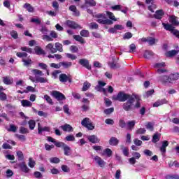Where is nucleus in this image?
Instances as JSON below:
<instances>
[{"label":"nucleus","instance_id":"obj_44","mask_svg":"<svg viewBox=\"0 0 179 179\" xmlns=\"http://www.w3.org/2000/svg\"><path fill=\"white\" fill-rule=\"evenodd\" d=\"M80 36H82V37H89L90 32L88 30L83 29L80 32Z\"/></svg>","mask_w":179,"mask_h":179},{"label":"nucleus","instance_id":"obj_53","mask_svg":"<svg viewBox=\"0 0 179 179\" xmlns=\"http://www.w3.org/2000/svg\"><path fill=\"white\" fill-rule=\"evenodd\" d=\"M50 68H55V69H59L61 68V62L59 64L52 63L50 64Z\"/></svg>","mask_w":179,"mask_h":179},{"label":"nucleus","instance_id":"obj_39","mask_svg":"<svg viewBox=\"0 0 179 179\" xmlns=\"http://www.w3.org/2000/svg\"><path fill=\"white\" fill-rule=\"evenodd\" d=\"M24 8L27 9L28 12H34V8H33V6H31V5H30L29 3H26L24 5Z\"/></svg>","mask_w":179,"mask_h":179},{"label":"nucleus","instance_id":"obj_51","mask_svg":"<svg viewBox=\"0 0 179 179\" xmlns=\"http://www.w3.org/2000/svg\"><path fill=\"white\" fill-rule=\"evenodd\" d=\"M29 92H31L32 93H34L36 92V89L31 86H27V90L24 91V93H29Z\"/></svg>","mask_w":179,"mask_h":179},{"label":"nucleus","instance_id":"obj_50","mask_svg":"<svg viewBox=\"0 0 179 179\" xmlns=\"http://www.w3.org/2000/svg\"><path fill=\"white\" fill-rule=\"evenodd\" d=\"M66 58H69V59H71L72 61H75L78 58L76 55H72L71 53H66Z\"/></svg>","mask_w":179,"mask_h":179},{"label":"nucleus","instance_id":"obj_31","mask_svg":"<svg viewBox=\"0 0 179 179\" xmlns=\"http://www.w3.org/2000/svg\"><path fill=\"white\" fill-rule=\"evenodd\" d=\"M153 55H155L153 52H152L150 50H146L144 52L143 57H144V58H146L147 59H149L150 58H152V57H153Z\"/></svg>","mask_w":179,"mask_h":179},{"label":"nucleus","instance_id":"obj_61","mask_svg":"<svg viewBox=\"0 0 179 179\" xmlns=\"http://www.w3.org/2000/svg\"><path fill=\"white\" fill-rule=\"evenodd\" d=\"M132 37V34L131 32H127L126 34H124L123 38L124 40H129V38H131Z\"/></svg>","mask_w":179,"mask_h":179},{"label":"nucleus","instance_id":"obj_17","mask_svg":"<svg viewBox=\"0 0 179 179\" xmlns=\"http://www.w3.org/2000/svg\"><path fill=\"white\" fill-rule=\"evenodd\" d=\"M60 128L64 131V132H73V128L69 124L60 126Z\"/></svg>","mask_w":179,"mask_h":179},{"label":"nucleus","instance_id":"obj_15","mask_svg":"<svg viewBox=\"0 0 179 179\" xmlns=\"http://www.w3.org/2000/svg\"><path fill=\"white\" fill-rule=\"evenodd\" d=\"M4 85H13V79L10 76H6L2 78Z\"/></svg>","mask_w":179,"mask_h":179},{"label":"nucleus","instance_id":"obj_4","mask_svg":"<svg viewBox=\"0 0 179 179\" xmlns=\"http://www.w3.org/2000/svg\"><path fill=\"white\" fill-rule=\"evenodd\" d=\"M135 97L138 99V96L134 95V96L130 98L127 102L123 103L122 108L124 111H131L132 110V104L135 102Z\"/></svg>","mask_w":179,"mask_h":179},{"label":"nucleus","instance_id":"obj_8","mask_svg":"<svg viewBox=\"0 0 179 179\" xmlns=\"http://www.w3.org/2000/svg\"><path fill=\"white\" fill-rule=\"evenodd\" d=\"M51 95L55 97V99H57L58 101H61L62 100H65L66 98L65 97V95L64 94L58 92V91H52L51 92Z\"/></svg>","mask_w":179,"mask_h":179},{"label":"nucleus","instance_id":"obj_55","mask_svg":"<svg viewBox=\"0 0 179 179\" xmlns=\"http://www.w3.org/2000/svg\"><path fill=\"white\" fill-rule=\"evenodd\" d=\"M156 41H157V40H156L155 38L148 37V43L150 45H153Z\"/></svg>","mask_w":179,"mask_h":179},{"label":"nucleus","instance_id":"obj_10","mask_svg":"<svg viewBox=\"0 0 179 179\" xmlns=\"http://www.w3.org/2000/svg\"><path fill=\"white\" fill-rule=\"evenodd\" d=\"M158 80L162 82V83H173V80L171 78V77L166 76H159L158 78Z\"/></svg>","mask_w":179,"mask_h":179},{"label":"nucleus","instance_id":"obj_24","mask_svg":"<svg viewBox=\"0 0 179 179\" xmlns=\"http://www.w3.org/2000/svg\"><path fill=\"white\" fill-rule=\"evenodd\" d=\"M22 61L24 64V66H30V65L33 64V61L30 57H28L27 59L22 58Z\"/></svg>","mask_w":179,"mask_h":179},{"label":"nucleus","instance_id":"obj_38","mask_svg":"<svg viewBox=\"0 0 179 179\" xmlns=\"http://www.w3.org/2000/svg\"><path fill=\"white\" fill-rule=\"evenodd\" d=\"M7 131H8V132H16V131H17V127L15 126V124H10V127L7 129Z\"/></svg>","mask_w":179,"mask_h":179},{"label":"nucleus","instance_id":"obj_27","mask_svg":"<svg viewBox=\"0 0 179 179\" xmlns=\"http://www.w3.org/2000/svg\"><path fill=\"white\" fill-rule=\"evenodd\" d=\"M163 15H164V13H163V10H159L155 12V14L154 15V17H155V19L160 20L162 19V17H163Z\"/></svg>","mask_w":179,"mask_h":179},{"label":"nucleus","instance_id":"obj_64","mask_svg":"<svg viewBox=\"0 0 179 179\" xmlns=\"http://www.w3.org/2000/svg\"><path fill=\"white\" fill-rule=\"evenodd\" d=\"M111 113H114V108H110L104 110V113L106 114V115L111 114Z\"/></svg>","mask_w":179,"mask_h":179},{"label":"nucleus","instance_id":"obj_28","mask_svg":"<svg viewBox=\"0 0 179 179\" xmlns=\"http://www.w3.org/2000/svg\"><path fill=\"white\" fill-rule=\"evenodd\" d=\"M61 66H63L65 69H68V68H71L72 66V62H61Z\"/></svg>","mask_w":179,"mask_h":179},{"label":"nucleus","instance_id":"obj_30","mask_svg":"<svg viewBox=\"0 0 179 179\" xmlns=\"http://www.w3.org/2000/svg\"><path fill=\"white\" fill-rule=\"evenodd\" d=\"M35 52L37 55H45V52L38 46L35 48Z\"/></svg>","mask_w":179,"mask_h":179},{"label":"nucleus","instance_id":"obj_43","mask_svg":"<svg viewBox=\"0 0 179 179\" xmlns=\"http://www.w3.org/2000/svg\"><path fill=\"white\" fill-rule=\"evenodd\" d=\"M109 66L112 69H117V68H120V64L114 61L112 63H109Z\"/></svg>","mask_w":179,"mask_h":179},{"label":"nucleus","instance_id":"obj_35","mask_svg":"<svg viewBox=\"0 0 179 179\" xmlns=\"http://www.w3.org/2000/svg\"><path fill=\"white\" fill-rule=\"evenodd\" d=\"M73 38L76 41H79L81 44H85V39L79 35H73Z\"/></svg>","mask_w":179,"mask_h":179},{"label":"nucleus","instance_id":"obj_58","mask_svg":"<svg viewBox=\"0 0 179 179\" xmlns=\"http://www.w3.org/2000/svg\"><path fill=\"white\" fill-rule=\"evenodd\" d=\"M49 160H50V163H55L56 164L59 163V162H60L59 158H58V157H51V158H50Z\"/></svg>","mask_w":179,"mask_h":179},{"label":"nucleus","instance_id":"obj_54","mask_svg":"<svg viewBox=\"0 0 179 179\" xmlns=\"http://www.w3.org/2000/svg\"><path fill=\"white\" fill-rule=\"evenodd\" d=\"M20 134H29V129L24 127H21L20 128Z\"/></svg>","mask_w":179,"mask_h":179},{"label":"nucleus","instance_id":"obj_46","mask_svg":"<svg viewBox=\"0 0 179 179\" xmlns=\"http://www.w3.org/2000/svg\"><path fill=\"white\" fill-rule=\"evenodd\" d=\"M106 15L108 16L109 19L114 20V22H117V19H115V16H114L113 13L106 11Z\"/></svg>","mask_w":179,"mask_h":179},{"label":"nucleus","instance_id":"obj_42","mask_svg":"<svg viewBox=\"0 0 179 179\" xmlns=\"http://www.w3.org/2000/svg\"><path fill=\"white\" fill-rule=\"evenodd\" d=\"M90 86H92V85L89 82L85 81L83 84V92H86V90L90 87Z\"/></svg>","mask_w":179,"mask_h":179},{"label":"nucleus","instance_id":"obj_22","mask_svg":"<svg viewBox=\"0 0 179 179\" xmlns=\"http://www.w3.org/2000/svg\"><path fill=\"white\" fill-rule=\"evenodd\" d=\"M170 23H171L173 26H179V22L177 20V17L175 15H171L169 19Z\"/></svg>","mask_w":179,"mask_h":179},{"label":"nucleus","instance_id":"obj_1","mask_svg":"<svg viewBox=\"0 0 179 179\" xmlns=\"http://www.w3.org/2000/svg\"><path fill=\"white\" fill-rule=\"evenodd\" d=\"M135 96V94H129L125 92H120L117 94V95H113L112 96V100L121 101L124 103V101H127V100H129L131 97Z\"/></svg>","mask_w":179,"mask_h":179},{"label":"nucleus","instance_id":"obj_5","mask_svg":"<svg viewBox=\"0 0 179 179\" xmlns=\"http://www.w3.org/2000/svg\"><path fill=\"white\" fill-rule=\"evenodd\" d=\"M162 26L164 27L165 30H168L171 31L173 36H176L178 38H179V31L174 29V27L170 24L162 23Z\"/></svg>","mask_w":179,"mask_h":179},{"label":"nucleus","instance_id":"obj_45","mask_svg":"<svg viewBox=\"0 0 179 179\" xmlns=\"http://www.w3.org/2000/svg\"><path fill=\"white\" fill-rule=\"evenodd\" d=\"M65 140H66L67 142H74V141H75V136H74V135H72V134H70V135L67 136L65 138Z\"/></svg>","mask_w":179,"mask_h":179},{"label":"nucleus","instance_id":"obj_3","mask_svg":"<svg viewBox=\"0 0 179 179\" xmlns=\"http://www.w3.org/2000/svg\"><path fill=\"white\" fill-rule=\"evenodd\" d=\"M96 21L100 24H113V21L111 20L107 19L106 17V14H96L95 15Z\"/></svg>","mask_w":179,"mask_h":179},{"label":"nucleus","instance_id":"obj_21","mask_svg":"<svg viewBox=\"0 0 179 179\" xmlns=\"http://www.w3.org/2000/svg\"><path fill=\"white\" fill-rule=\"evenodd\" d=\"M120 143V141L115 137H111L109 140V145L110 146H117Z\"/></svg>","mask_w":179,"mask_h":179},{"label":"nucleus","instance_id":"obj_34","mask_svg":"<svg viewBox=\"0 0 179 179\" xmlns=\"http://www.w3.org/2000/svg\"><path fill=\"white\" fill-rule=\"evenodd\" d=\"M89 29H91V30H97L99 29V24L96 22H91L88 24Z\"/></svg>","mask_w":179,"mask_h":179},{"label":"nucleus","instance_id":"obj_41","mask_svg":"<svg viewBox=\"0 0 179 179\" xmlns=\"http://www.w3.org/2000/svg\"><path fill=\"white\" fill-rule=\"evenodd\" d=\"M85 4L89 6H96V1L94 0H85Z\"/></svg>","mask_w":179,"mask_h":179},{"label":"nucleus","instance_id":"obj_20","mask_svg":"<svg viewBox=\"0 0 179 179\" xmlns=\"http://www.w3.org/2000/svg\"><path fill=\"white\" fill-rule=\"evenodd\" d=\"M179 50H172L166 52L165 53L166 57H169L171 58V57H174L175 55H177L178 54Z\"/></svg>","mask_w":179,"mask_h":179},{"label":"nucleus","instance_id":"obj_59","mask_svg":"<svg viewBox=\"0 0 179 179\" xmlns=\"http://www.w3.org/2000/svg\"><path fill=\"white\" fill-rule=\"evenodd\" d=\"M17 156L18 160H23L24 159V156L23 155V152L22 151H17Z\"/></svg>","mask_w":179,"mask_h":179},{"label":"nucleus","instance_id":"obj_16","mask_svg":"<svg viewBox=\"0 0 179 179\" xmlns=\"http://www.w3.org/2000/svg\"><path fill=\"white\" fill-rule=\"evenodd\" d=\"M167 146H169V141H162V145L160 147V152H162V156H164V155H166V148H167Z\"/></svg>","mask_w":179,"mask_h":179},{"label":"nucleus","instance_id":"obj_6","mask_svg":"<svg viewBox=\"0 0 179 179\" xmlns=\"http://www.w3.org/2000/svg\"><path fill=\"white\" fill-rule=\"evenodd\" d=\"M81 125L85 127V128H87L89 131H93L94 129V125H93V123H92V121L88 117H85L82 120Z\"/></svg>","mask_w":179,"mask_h":179},{"label":"nucleus","instance_id":"obj_32","mask_svg":"<svg viewBox=\"0 0 179 179\" xmlns=\"http://www.w3.org/2000/svg\"><path fill=\"white\" fill-rule=\"evenodd\" d=\"M20 167L24 173H29V168L27 167V165L24 163L22 162L20 164Z\"/></svg>","mask_w":179,"mask_h":179},{"label":"nucleus","instance_id":"obj_36","mask_svg":"<svg viewBox=\"0 0 179 179\" xmlns=\"http://www.w3.org/2000/svg\"><path fill=\"white\" fill-rule=\"evenodd\" d=\"M55 45L56 52L57 51H59V52H62V51H64V49L62 48V44H61L60 43L57 42Z\"/></svg>","mask_w":179,"mask_h":179},{"label":"nucleus","instance_id":"obj_2","mask_svg":"<svg viewBox=\"0 0 179 179\" xmlns=\"http://www.w3.org/2000/svg\"><path fill=\"white\" fill-rule=\"evenodd\" d=\"M31 72L36 76V82H38V83H47V82H48V80L46 78L40 77L44 75L43 71L38 69H32Z\"/></svg>","mask_w":179,"mask_h":179},{"label":"nucleus","instance_id":"obj_25","mask_svg":"<svg viewBox=\"0 0 179 179\" xmlns=\"http://www.w3.org/2000/svg\"><path fill=\"white\" fill-rule=\"evenodd\" d=\"M63 150L64 152L65 156H71V147L68 146V145L65 144L63 146Z\"/></svg>","mask_w":179,"mask_h":179},{"label":"nucleus","instance_id":"obj_48","mask_svg":"<svg viewBox=\"0 0 179 179\" xmlns=\"http://www.w3.org/2000/svg\"><path fill=\"white\" fill-rule=\"evenodd\" d=\"M43 99H45V100H46L47 103H48L49 104H54V103L52 102V99H51V96H48V94L44 95Z\"/></svg>","mask_w":179,"mask_h":179},{"label":"nucleus","instance_id":"obj_47","mask_svg":"<svg viewBox=\"0 0 179 179\" xmlns=\"http://www.w3.org/2000/svg\"><path fill=\"white\" fill-rule=\"evenodd\" d=\"M146 133V129L145 128H140L136 131L137 135H143Z\"/></svg>","mask_w":179,"mask_h":179},{"label":"nucleus","instance_id":"obj_37","mask_svg":"<svg viewBox=\"0 0 179 179\" xmlns=\"http://www.w3.org/2000/svg\"><path fill=\"white\" fill-rule=\"evenodd\" d=\"M160 141V134L159 133H156L152 136V142L153 143H156Z\"/></svg>","mask_w":179,"mask_h":179},{"label":"nucleus","instance_id":"obj_11","mask_svg":"<svg viewBox=\"0 0 179 179\" xmlns=\"http://www.w3.org/2000/svg\"><path fill=\"white\" fill-rule=\"evenodd\" d=\"M59 80L62 82V83H66V82H71V78L65 73H62L59 76Z\"/></svg>","mask_w":179,"mask_h":179},{"label":"nucleus","instance_id":"obj_18","mask_svg":"<svg viewBox=\"0 0 179 179\" xmlns=\"http://www.w3.org/2000/svg\"><path fill=\"white\" fill-rule=\"evenodd\" d=\"M87 139L91 143H99L100 142V139L96 135L88 136Z\"/></svg>","mask_w":179,"mask_h":179},{"label":"nucleus","instance_id":"obj_12","mask_svg":"<svg viewBox=\"0 0 179 179\" xmlns=\"http://www.w3.org/2000/svg\"><path fill=\"white\" fill-rule=\"evenodd\" d=\"M50 127H41V124L40 123H38V134L39 135H41V134H43V132L45 131V132H50Z\"/></svg>","mask_w":179,"mask_h":179},{"label":"nucleus","instance_id":"obj_23","mask_svg":"<svg viewBox=\"0 0 179 179\" xmlns=\"http://www.w3.org/2000/svg\"><path fill=\"white\" fill-rule=\"evenodd\" d=\"M135 124H136V122H135V120L127 122V129H129V131H132L135 127Z\"/></svg>","mask_w":179,"mask_h":179},{"label":"nucleus","instance_id":"obj_60","mask_svg":"<svg viewBox=\"0 0 179 179\" xmlns=\"http://www.w3.org/2000/svg\"><path fill=\"white\" fill-rule=\"evenodd\" d=\"M10 34L11 37H13V38H14L15 40L17 39V38L19 37V36L17 35V32L16 31H11L10 32Z\"/></svg>","mask_w":179,"mask_h":179},{"label":"nucleus","instance_id":"obj_13","mask_svg":"<svg viewBox=\"0 0 179 179\" xmlns=\"http://www.w3.org/2000/svg\"><path fill=\"white\" fill-rule=\"evenodd\" d=\"M45 50L47 52H50V54H55L57 52V50H55V48H54V44L49 43L46 45Z\"/></svg>","mask_w":179,"mask_h":179},{"label":"nucleus","instance_id":"obj_56","mask_svg":"<svg viewBox=\"0 0 179 179\" xmlns=\"http://www.w3.org/2000/svg\"><path fill=\"white\" fill-rule=\"evenodd\" d=\"M122 150L123 152V155L124 156H129V151L128 150V148L122 146Z\"/></svg>","mask_w":179,"mask_h":179},{"label":"nucleus","instance_id":"obj_29","mask_svg":"<svg viewBox=\"0 0 179 179\" xmlns=\"http://www.w3.org/2000/svg\"><path fill=\"white\" fill-rule=\"evenodd\" d=\"M21 104L22 107H31V106H33V103H31L30 101L26 99L22 100Z\"/></svg>","mask_w":179,"mask_h":179},{"label":"nucleus","instance_id":"obj_63","mask_svg":"<svg viewBox=\"0 0 179 179\" xmlns=\"http://www.w3.org/2000/svg\"><path fill=\"white\" fill-rule=\"evenodd\" d=\"M143 153L145 156H153V152L150 150H144Z\"/></svg>","mask_w":179,"mask_h":179},{"label":"nucleus","instance_id":"obj_40","mask_svg":"<svg viewBox=\"0 0 179 179\" xmlns=\"http://www.w3.org/2000/svg\"><path fill=\"white\" fill-rule=\"evenodd\" d=\"M29 129L33 131L36 128V121L31 120L28 122Z\"/></svg>","mask_w":179,"mask_h":179},{"label":"nucleus","instance_id":"obj_49","mask_svg":"<svg viewBox=\"0 0 179 179\" xmlns=\"http://www.w3.org/2000/svg\"><path fill=\"white\" fill-rule=\"evenodd\" d=\"M28 166L31 167V169H33V167L36 166V162L33 159V158L29 159Z\"/></svg>","mask_w":179,"mask_h":179},{"label":"nucleus","instance_id":"obj_52","mask_svg":"<svg viewBox=\"0 0 179 179\" xmlns=\"http://www.w3.org/2000/svg\"><path fill=\"white\" fill-rule=\"evenodd\" d=\"M171 79L173 80H178L179 79V73H175L171 75Z\"/></svg>","mask_w":179,"mask_h":179},{"label":"nucleus","instance_id":"obj_57","mask_svg":"<svg viewBox=\"0 0 179 179\" xmlns=\"http://www.w3.org/2000/svg\"><path fill=\"white\" fill-rule=\"evenodd\" d=\"M136 50V45H135V44H131L129 45V52L130 53H134L135 52V51Z\"/></svg>","mask_w":179,"mask_h":179},{"label":"nucleus","instance_id":"obj_26","mask_svg":"<svg viewBox=\"0 0 179 179\" xmlns=\"http://www.w3.org/2000/svg\"><path fill=\"white\" fill-rule=\"evenodd\" d=\"M136 97L134 98V100L136 99V103L134 105V108H141V96L138 94H135ZM138 97V98H136Z\"/></svg>","mask_w":179,"mask_h":179},{"label":"nucleus","instance_id":"obj_9","mask_svg":"<svg viewBox=\"0 0 179 179\" xmlns=\"http://www.w3.org/2000/svg\"><path fill=\"white\" fill-rule=\"evenodd\" d=\"M78 64H80V65H82V66H84V68L88 69V71H90L92 69V66H90L89 60H87V59H80Z\"/></svg>","mask_w":179,"mask_h":179},{"label":"nucleus","instance_id":"obj_14","mask_svg":"<svg viewBox=\"0 0 179 179\" xmlns=\"http://www.w3.org/2000/svg\"><path fill=\"white\" fill-rule=\"evenodd\" d=\"M94 159L99 167H104L106 166V162H104L100 157L96 156Z\"/></svg>","mask_w":179,"mask_h":179},{"label":"nucleus","instance_id":"obj_19","mask_svg":"<svg viewBox=\"0 0 179 179\" xmlns=\"http://www.w3.org/2000/svg\"><path fill=\"white\" fill-rule=\"evenodd\" d=\"M163 104H167V100L159 99L153 103L152 107H160V106H163Z\"/></svg>","mask_w":179,"mask_h":179},{"label":"nucleus","instance_id":"obj_62","mask_svg":"<svg viewBox=\"0 0 179 179\" xmlns=\"http://www.w3.org/2000/svg\"><path fill=\"white\" fill-rule=\"evenodd\" d=\"M134 145H136V146H142V141H141L138 138L134 139Z\"/></svg>","mask_w":179,"mask_h":179},{"label":"nucleus","instance_id":"obj_7","mask_svg":"<svg viewBox=\"0 0 179 179\" xmlns=\"http://www.w3.org/2000/svg\"><path fill=\"white\" fill-rule=\"evenodd\" d=\"M64 25L67 26V27H70V29H73L74 30L76 29H82V27L80 25L78 24V23L71 21V20H66L64 22Z\"/></svg>","mask_w":179,"mask_h":179},{"label":"nucleus","instance_id":"obj_33","mask_svg":"<svg viewBox=\"0 0 179 179\" xmlns=\"http://www.w3.org/2000/svg\"><path fill=\"white\" fill-rule=\"evenodd\" d=\"M108 156V157H111L113 156V151L110 148H106L103 150V153L102 154V156L106 155Z\"/></svg>","mask_w":179,"mask_h":179}]
</instances>
